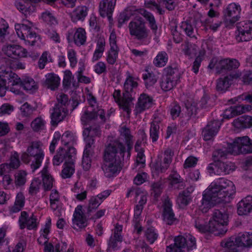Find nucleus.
Returning a JSON list of instances; mask_svg holds the SVG:
<instances>
[{"label": "nucleus", "mask_w": 252, "mask_h": 252, "mask_svg": "<svg viewBox=\"0 0 252 252\" xmlns=\"http://www.w3.org/2000/svg\"><path fill=\"white\" fill-rule=\"evenodd\" d=\"M235 193L233 183L227 179H220L219 181L212 183L204 191L202 199L203 212H207L211 208L223 201L227 196L230 197Z\"/></svg>", "instance_id": "f257e3e1"}, {"label": "nucleus", "mask_w": 252, "mask_h": 252, "mask_svg": "<svg viewBox=\"0 0 252 252\" xmlns=\"http://www.w3.org/2000/svg\"><path fill=\"white\" fill-rule=\"evenodd\" d=\"M227 149H218L214 151L212 154L213 163L226 158L229 153L234 155L252 153V141L247 136L236 137L233 143L228 144Z\"/></svg>", "instance_id": "f03ea898"}, {"label": "nucleus", "mask_w": 252, "mask_h": 252, "mask_svg": "<svg viewBox=\"0 0 252 252\" xmlns=\"http://www.w3.org/2000/svg\"><path fill=\"white\" fill-rule=\"evenodd\" d=\"M220 246L229 252H238V248H251L252 246V234L239 233L237 237H231L222 240Z\"/></svg>", "instance_id": "7ed1b4c3"}, {"label": "nucleus", "mask_w": 252, "mask_h": 252, "mask_svg": "<svg viewBox=\"0 0 252 252\" xmlns=\"http://www.w3.org/2000/svg\"><path fill=\"white\" fill-rule=\"evenodd\" d=\"M126 148L119 141L115 140L105 146L103 154V162H112L116 160H124Z\"/></svg>", "instance_id": "20e7f679"}, {"label": "nucleus", "mask_w": 252, "mask_h": 252, "mask_svg": "<svg viewBox=\"0 0 252 252\" xmlns=\"http://www.w3.org/2000/svg\"><path fill=\"white\" fill-rule=\"evenodd\" d=\"M228 215L224 210H215L212 215V219L210 220V225L215 235H224L227 229Z\"/></svg>", "instance_id": "39448f33"}, {"label": "nucleus", "mask_w": 252, "mask_h": 252, "mask_svg": "<svg viewBox=\"0 0 252 252\" xmlns=\"http://www.w3.org/2000/svg\"><path fill=\"white\" fill-rule=\"evenodd\" d=\"M42 144L40 141H35L31 143L27 149V152L31 156L32 164L31 167L33 172L41 165L44 157V154L42 148Z\"/></svg>", "instance_id": "423d86ee"}, {"label": "nucleus", "mask_w": 252, "mask_h": 252, "mask_svg": "<svg viewBox=\"0 0 252 252\" xmlns=\"http://www.w3.org/2000/svg\"><path fill=\"white\" fill-rule=\"evenodd\" d=\"M128 29L130 34L135 36L139 40L146 39L148 36L149 30L142 17H137L131 21L129 24Z\"/></svg>", "instance_id": "0eeeda50"}, {"label": "nucleus", "mask_w": 252, "mask_h": 252, "mask_svg": "<svg viewBox=\"0 0 252 252\" xmlns=\"http://www.w3.org/2000/svg\"><path fill=\"white\" fill-rule=\"evenodd\" d=\"M241 10L240 6L235 3L229 4L223 10V21L226 27H231L239 20Z\"/></svg>", "instance_id": "6e6552de"}, {"label": "nucleus", "mask_w": 252, "mask_h": 252, "mask_svg": "<svg viewBox=\"0 0 252 252\" xmlns=\"http://www.w3.org/2000/svg\"><path fill=\"white\" fill-rule=\"evenodd\" d=\"M75 155L76 149L74 148L70 147L65 149L60 147L53 158V163L54 165H59L63 161L64 164L67 163L74 160Z\"/></svg>", "instance_id": "1a4fd4ad"}, {"label": "nucleus", "mask_w": 252, "mask_h": 252, "mask_svg": "<svg viewBox=\"0 0 252 252\" xmlns=\"http://www.w3.org/2000/svg\"><path fill=\"white\" fill-rule=\"evenodd\" d=\"M83 135L86 144L85 147L94 149L95 138L101 136L100 126L98 125H94L85 128L83 130Z\"/></svg>", "instance_id": "9d476101"}, {"label": "nucleus", "mask_w": 252, "mask_h": 252, "mask_svg": "<svg viewBox=\"0 0 252 252\" xmlns=\"http://www.w3.org/2000/svg\"><path fill=\"white\" fill-rule=\"evenodd\" d=\"M238 34L236 35L238 42L249 41L252 39V21L240 22L237 24Z\"/></svg>", "instance_id": "9b49d317"}, {"label": "nucleus", "mask_w": 252, "mask_h": 252, "mask_svg": "<svg viewBox=\"0 0 252 252\" xmlns=\"http://www.w3.org/2000/svg\"><path fill=\"white\" fill-rule=\"evenodd\" d=\"M122 167V161L120 159L112 162H103L101 164V168L104 175L108 178L113 177L118 174Z\"/></svg>", "instance_id": "f8f14e48"}, {"label": "nucleus", "mask_w": 252, "mask_h": 252, "mask_svg": "<svg viewBox=\"0 0 252 252\" xmlns=\"http://www.w3.org/2000/svg\"><path fill=\"white\" fill-rule=\"evenodd\" d=\"M241 75L239 71L231 72L223 78H220L217 81L216 89L218 91L223 93L225 92L232 83L233 79H237Z\"/></svg>", "instance_id": "ddd939ff"}, {"label": "nucleus", "mask_w": 252, "mask_h": 252, "mask_svg": "<svg viewBox=\"0 0 252 252\" xmlns=\"http://www.w3.org/2000/svg\"><path fill=\"white\" fill-rule=\"evenodd\" d=\"M220 125L221 123L219 120H213L208 122L202 130L203 139L205 141L212 139L219 131Z\"/></svg>", "instance_id": "4468645a"}, {"label": "nucleus", "mask_w": 252, "mask_h": 252, "mask_svg": "<svg viewBox=\"0 0 252 252\" xmlns=\"http://www.w3.org/2000/svg\"><path fill=\"white\" fill-rule=\"evenodd\" d=\"M239 65V63L235 59H223L216 63V71L219 74L225 73L237 68Z\"/></svg>", "instance_id": "2eb2a0df"}, {"label": "nucleus", "mask_w": 252, "mask_h": 252, "mask_svg": "<svg viewBox=\"0 0 252 252\" xmlns=\"http://www.w3.org/2000/svg\"><path fill=\"white\" fill-rule=\"evenodd\" d=\"M2 51L5 55L13 59L27 56V50L17 45H8L3 47Z\"/></svg>", "instance_id": "dca6fc26"}, {"label": "nucleus", "mask_w": 252, "mask_h": 252, "mask_svg": "<svg viewBox=\"0 0 252 252\" xmlns=\"http://www.w3.org/2000/svg\"><path fill=\"white\" fill-rule=\"evenodd\" d=\"M59 105H55L53 108V112L51 115V123L52 126H56L58 123L62 121L68 114L67 107L60 106Z\"/></svg>", "instance_id": "f3484780"}, {"label": "nucleus", "mask_w": 252, "mask_h": 252, "mask_svg": "<svg viewBox=\"0 0 252 252\" xmlns=\"http://www.w3.org/2000/svg\"><path fill=\"white\" fill-rule=\"evenodd\" d=\"M36 221V218L33 214L30 218H29L27 212L22 211L21 213V216L19 219V223L21 229H24L26 226L29 230L36 228L37 227Z\"/></svg>", "instance_id": "a211bd4d"}, {"label": "nucleus", "mask_w": 252, "mask_h": 252, "mask_svg": "<svg viewBox=\"0 0 252 252\" xmlns=\"http://www.w3.org/2000/svg\"><path fill=\"white\" fill-rule=\"evenodd\" d=\"M116 0H103L99 4V13L101 17H107L109 21L112 20V14L114 9Z\"/></svg>", "instance_id": "6ab92c4d"}, {"label": "nucleus", "mask_w": 252, "mask_h": 252, "mask_svg": "<svg viewBox=\"0 0 252 252\" xmlns=\"http://www.w3.org/2000/svg\"><path fill=\"white\" fill-rule=\"evenodd\" d=\"M163 220L168 225H172L176 220L175 214L172 209V203L168 198L166 199L163 204Z\"/></svg>", "instance_id": "aec40b11"}, {"label": "nucleus", "mask_w": 252, "mask_h": 252, "mask_svg": "<svg viewBox=\"0 0 252 252\" xmlns=\"http://www.w3.org/2000/svg\"><path fill=\"white\" fill-rule=\"evenodd\" d=\"M110 51L108 53L107 58L108 63L114 64L118 57V47L116 44V34L115 32L112 31L109 37Z\"/></svg>", "instance_id": "412c9836"}, {"label": "nucleus", "mask_w": 252, "mask_h": 252, "mask_svg": "<svg viewBox=\"0 0 252 252\" xmlns=\"http://www.w3.org/2000/svg\"><path fill=\"white\" fill-rule=\"evenodd\" d=\"M72 223L74 229L76 228L75 225L79 228H82L87 226V219L82 211L81 205H78L75 208L73 214Z\"/></svg>", "instance_id": "4be33fe9"}, {"label": "nucleus", "mask_w": 252, "mask_h": 252, "mask_svg": "<svg viewBox=\"0 0 252 252\" xmlns=\"http://www.w3.org/2000/svg\"><path fill=\"white\" fill-rule=\"evenodd\" d=\"M174 243L166 247V252H185L184 249L187 246L186 237L178 236L174 239Z\"/></svg>", "instance_id": "5701e85b"}, {"label": "nucleus", "mask_w": 252, "mask_h": 252, "mask_svg": "<svg viewBox=\"0 0 252 252\" xmlns=\"http://www.w3.org/2000/svg\"><path fill=\"white\" fill-rule=\"evenodd\" d=\"M252 210V196H247L237 204V212L240 216L247 215Z\"/></svg>", "instance_id": "b1692460"}, {"label": "nucleus", "mask_w": 252, "mask_h": 252, "mask_svg": "<svg viewBox=\"0 0 252 252\" xmlns=\"http://www.w3.org/2000/svg\"><path fill=\"white\" fill-rule=\"evenodd\" d=\"M153 99L145 94L140 95L138 101L136 105L135 109L137 113H141L146 109L151 107Z\"/></svg>", "instance_id": "393cba45"}, {"label": "nucleus", "mask_w": 252, "mask_h": 252, "mask_svg": "<svg viewBox=\"0 0 252 252\" xmlns=\"http://www.w3.org/2000/svg\"><path fill=\"white\" fill-rule=\"evenodd\" d=\"M233 126L238 129H245L252 126V117L244 115L235 119L233 122Z\"/></svg>", "instance_id": "a878e982"}, {"label": "nucleus", "mask_w": 252, "mask_h": 252, "mask_svg": "<svg viewBox=\"0 0 252 252\" xmlns=\"http://www.w3.org/2000/svg\"><path fill=\"white\" fill-rule=\"evenodd\" d=\"M113 96L115 102L118 104L120 107L124 111L126 112L127 114H129L130 113V107L131 104V102L130 101H127L126 103H125L124 95L123 94V96L121 97V91L119 90H115Z\"/></svg>", "instance_id": "bb28decb"}, {"label": "nucleus", "mask_w": 252, "mask_h": 252, "mask_svg": "<svg viewBox=\"0 0 252 252\" xmlns=\"http://www.w3.org/2000/svg\"><path fill=\"white\" fill-rule=\"evenodd\" d=\"M45 85L47 88L54 91L58 89L60 84L59 77L54 73H48L46 75Z\"/></svg>", "instance_id": "cd10ccee"}, {"label": "nucleus", "mask_w": 252, "mask_h": 252, "mask_svg": "<svg viewBox=\"0 0 252 252\" xmlns=\"http://www.w3.org/2000/svg\"><path fill=\"white\" fill-rule=\"evenodd\" d=\"M94 153V149L93 148L85 147L82 161V165L83 168L85 171H88L90 169L92 163L91 157L93 156Z\"/></svg>", "instance_id": "c85d7f7f"}, {"label": "nucleus", "mask_w": 252, "mask_h": 252, "mask_svg": "<svg viewBox=\"0 0 252 252\" xmlns=\"http://www.w3.org/2000/svg\"><path fill=\"white\" fill-rule=\"evenodd\" d=\"M88 14V8L86 6H78L70 14L71 20L73 22L83 21Z\"/></svg>", "instance_id": "c756f323"}, {"label": "nucleus", "mask_w": 252, "mask_h": 252, "mask_svg": "<svg viewBox=\"0 0 252 252\" xmlns=\"http://www.w3.org/2000/svg\"><path fill=\"white\" fill-rule=\"evenodd\" d=\"M48 166H45L41 171L43 186L45 190H49L53 187V179L48 171Z\"/></svg>", "instance_id": "7c9ffc66"}, {"label": "nucleus", "mask_w": 252, "mask_h": 252, "mask_svg": "<svg viewBox=\"0 0 252 252\" xmlns=\"http://www.w3.org/2000/svg\"><path fill=\"white\" fill-rule=\"evenodd\" d=\"M140 14L148 22L149 26L152 31L155 34H156L158 28L154 15L145 9H141Z\"/></svg>", "instance_id": "2f4dec72"}, {"label": "nucleus", "mask_w": 252, "mask_h": 252, "mask_svg": "<svg viewBox=\"0 0 252 252\" xmlns=\"http://www.w3.org/2000/svg\"><path fill=\"white\" fill-rule=\"evenodd\" d=\"M194 226L201 233L209 232L213 233V229L210 227V221L208 224H206L205 220L202 217H197L195 219Z\"/></svg>", "instance_id": "473e14b6"}, {"label": "nucleus", "mask_w": 252, "mask_h": 252, "mask_svg": "<svg viewBox=\"0 0 252 252\" xmlns=\"http://www.w3.org/2000/svg\"><path fill=\"white\" fill-rule=\"evenodd\" d=\"M224 162L218 161L209 164L207 170L210 174L214 173L218 175H224Z\"/></svg>", "instance_id": "72a5a7b5"}, {"label": "nucleus", "mask_w": 252, "mask_h": 252, "mask_svg": "<svg viewBox=\"0 0 252 252\" xmlns=\"http://www.w3.org/2000/svg\"><path fill=\"white\" fill-rule=\"evenodd\" d=\"M132 87L131 85V77L127 78L124 84V92L123 94L124 95V100L125 103H126L127 101H130L132 103V101L134 99L132 96Z\"/></svg>", "instance_id": "f704fd0d"}, {"label": "nucleus", "mask_w": 252, "mask_h": 252, "mask_svg": "<svg viewBox=\"0 0 252 252\" xmlns=\"http://www.w3.org/2000/svg\"><path fill=\"white\" fill-rule=\"evenodd\" d=\"M15 29L18 36L22 39H25L26 36L32 30L31 26L24 24H16Z\"/></svg>", "instance_id": "c9c22d12"}, {"label": "nucleus", "mask_w": 252, "mask_h": 252, "mask_svg": "<svg viewBox=\"0 0 252 252\" xmlns=\"http://www.w3.org/2000/svg\"><path fill=\"white\" fill-rule=\"evenodd\" d=\"M136 10L134 7L127 8L124 11L122 12L118 18V28H121L126 21H128L130 17L133 14V12Z\"/></svg>", "instance_id": "e433bc0d"}, {"label": "nucleus", "mask_w": 252, "mask_h": 252, "mask_svg": "<svg viewBox=\"0 0 252 252\" xmlns=\"http://www.w3.org/2000/svg\"><path fill=\"white\" fill-rule=\"evenodd\" d=\"M160 122V121L158 119L155 118L151 123L150 128V137L151 138L153 142L157 141L158 138L159 129V124Z\"/></svg>", "instance_id": "4c0bfd02"}, {"label": "nucleus", "mask_w": 252, "mask_h": 252, "mask_svg": "<svg viewBox=\"0 0 252 252\" xmlns=\"http://www.w3.org/2000/svg\"><path fill=\"white\" fill-rule=\"evenodd\" d=\"M73 38L74 43L77 45L84 44L86 40L85 30L82 28H78L74 34Z\"/></svg>", "instance_id": "58836bf2"}, {"label": "nucleus", "mask_w": 252, "mask_h": 252, "mask_svg": "<svg viewBox=\"0 0 252 252\" xmlns=\"http://www.w3.org/2000/svg\"><path fill=\"white\" fill-rule=\"evenodd\" d=\"M25 205V196L22 192L17 193L14 206L11 209L13 213H17L22 210Z\"/></svg>", "instance_id": "ea45409f"}, {"label": "nucleus", "mask_w": 252, "mask_h": 252, "mask_svg": "<svg viewBox=\"0 0 252 252\" xmlns=\"http://www.w3.org/2000/svg\"><path fill=\"white\" fill-rule=\"evenodd\" d=\"M105 41L103 38H99L97 42V48L95 50L93 57V61H96L100 59L104 51Z\"/></svg>", "instance_id": "a19ab883"}, {"label": "nucleus", "mask_w": 252, "mask_h": 252, "mask_svg": "<svg viewBox=\"0 0 252 252\" xmlns=\"http://www.w3.org/2000/svg\"><path fill=\"white\" fill-rule=\"evenodd\" d=\"M177 82L172 80L167 77L163 76L160 82V86L161 89L164 92H167L172 90L176 86Z\"/></svg>", "instance_id": "79ce46f5"}, {"label": "nucleus", "mask_w": 252, "mask_h": 252, "mask_svg": "<svg viewBox=\"0 0 252 252\" xmlns=\"http://www.w3.org/2000/svg\"><path fill=\"white\" fill-rule=\"evenodd\" d=\"M74 159L64 164V167L62 171V176L63 178H70L75 171Z\"/></svg>", "instance_id": "37998d69"}, {"label": "nucleus", "mask_w": 252, "mask_h": 252, "mask_svg": "<svg viewBox=\"0 0 252 252\" xmlns=\"http://www.w3.org/2000/svg\"><path fill=\"white\" fill-rule=\"evenodd\" d=\"M191 200V196L188 191H182L179 193L177 202L180 207L183 208L188 205Z\"/></svg>", "instance_id": "c03bdc74"}, {"label": "nucleus", "mask_w": 252, "mask_h": 252, "mask_svg": "<svg viewBox=\"0 0 252 252\" xmlns=\"http://www.w3.org/2000/svg\"><path fill=\"white\" fill-rule=\"evenodd\" d=\"M181 28L185 32L186 35L190 38H195V32L191 24L190 21L187 20L182 23Z\"/></svg>", "instance_id": "a18cd8bd"}, {"label": "nucleus", "mask_w": 252, "mask_h": 252, "mask_svg": "<svg viewBox=\"0 0 252 252\" xmlns=\"http://www.w3.org/2000/svg\"><path fill=\"white\" fill-rule=\"evenodd\" d=\"M164 71L165 74L163 76L167 77L176 82L179 80V73L176 68H173L171 66H168L164 69Z\"/></svg>", "instance_id": "49530a36"}, {"label": "nucleus", "mask_w": 252, "mask_h": 252, "mask_svg": "<svg viewBox=\"0 0 252 252\" xmlns=\"http://www.w3.org/2000/svg\"><path fill=\"white\" fill-rule=\"evenodd\" d=\"M21 87H23L24 90L27 91H32L37 89V86L34 80L30 77H26L22 80Z\"/></svg>", "instance_id": "de8ad7c7"}, {"label": "nucleus", "mask_w": 252, "mask_h": 252, "mask_svg": "<svg viewBox=\"0 0 252 252\" xmlns=\"http://www.w3.org/2000/svg\"><path fill=\"white\" fill-rule=\"evenodd\" d=\"M167 55L165 52H159L154 61V63L156 66H163L167 62Z\"/></svg>", "instance_id": "09e8293b"}, {"label": "nucleus", "mask_w": 252, "mask_h": 252, "mask_svg": "<svg viewBox=\"0 0 252 252\" xmlns=\"http://www.w3.org/2000/svg\"><path fill=\"white\" fill-rule=\"evenodd\" d=\"M143 79L147 88L153 86L158 80L157 76L152 72H148L147 74H143Z\"/></svg>", "instance_id": "8fccbe9b"}, {"label": "nucleus", "mask_w": 252, "mask_h": 252, "mask_svg": "<svg viewBox=\"0 0 252 252\" xmlns=\"http://www.w3.org/2000/svg\"><path fill=\"white\" fill-rule=\"evenodd\" d=\"M97 117L96 109H94L91 111L88 110L85 111L81 119L82 122L87 123L90 121L95 120Z\"/></svg>", "instance_id": "3c124183"}, {"label": "nucleus", "mask_w": 252, "mask_h": 252, "mask_svg": "<svg viewBox=\"0 0 252 252\" xmlns=\"http://www.w3.org/2000/svg\"><path fill=\"white\" fill-rule=\"evenodd\" d=\"M41 183V180L39 179L34 178L31 184L29 190V193L32 195L36 194L39 190Z\"/></svg>", "instance_id": "603ef678"}, {"label": "nucleus", "mask_w": 252, "mask_h": 252, "mask_svg": "<svg viewBox=\"0 0 252 252\" xmlns=\"http://www.w3.org/2000/svg\"><path fill=\"white\" fill-rule=\"evenodd\" d=\"M20 110L23 116L29 117L35 110V108L32 107L28 102H25L21 106Z\"/></svg>", "instance_id": "864d4df0"}, {"label": "nucleus", "mask_w": 252, "mask_h": 252, "mask_svg": "<svg viewBox=\"0 0 252 252\" xmlns=\"http://www.w3.org/2000/svg\"><path fill=\"white\" fill-rule=\"evenodd\" d=\"M102 200L98 199L97 195L92 196L89 200V203L88 207V213H90L94 209H96L102 203Z\"/></svg>", "instance_id": "5fc2aeb1"}, {"label": "nucleus", "mask_w": 252, "mask_h": 252, "mask_svg": "<svg viewBox=\"0 0 252 252\" xmlns=\"http://www.w3.org/2000/svg\"><path fill=\"white\" fill-rule=\"evenodd\" d=\"M26 173L24 171H20L15 176V184L16 186L24 185L26 181Z\"/></svg>", "instance_id": "6e6d98bb"}, {"label": "nucleus", "mask_w": 252, "mask_h": 252, "mask_svg": "<svg viewBox=\"0 0 252 252\" xmlns=\"http://www.w3.org/2000/svg\"><path fill=\"white\" fill-rule=\"evenodd\" d=\"M144 4L145 7L148 8L152 10L154 9H157L160 14H163L164 13V10H163L154 0H145Z\"/></svg>", "instance_id": "4d7b16f0"}, {"label": "nucleus", "mask_w": 252, "mask_h": 252, "mask_svg": "<svg viewBox=\"0 0 252 252\" xmlns=\"http://www.w3.org/2000/svg\"><path fill=\"white\" fill-rule=\"evenodd\" d=\"M12 71L10 69L1 70L0 71V83L2 85H6L8 81L9 80V77L11 75Z\"/></svg>", "instance_id": "13d9d810"}, {"label": "nucleus", "mask_w": 252, "mask_h": 252, "mask_svg": "<svg viewBox=\"0 0 252 252\" xmlns=\"http://www.w3.org/2000/svg\"><path fill=\"white\" fill-rule=\"evenodd\" d=\"M31 126L34 131H38L43 128L44 122L41 117H37L31 123Z\"/></svg>", "instance_id": "bf43d9fd"}, {"label": "nucleus", "mask_w": 252, "mask_h": 252, "mask_svg": "<svg viewBox=\"0 0 252 252\" xmlns=\"http://www.w3.org/2000/svg\"><path fill=\"white\" fill-rule=\"evenodd\" d=\"M186 107L187 110V114L189 117L196 115L197 108L195 102H188L186 104Z\"/></svg>", "instance_id": "052dcab7"}, {"label": "nucleus", "mask_w": 252, "mask_h": 252, "mask_svg": "<svg viewBox=\"0 0 252 252\" xmlns=\"http://www.w3.org/2000/svg\"><path fill=\"white\" fill-rule=\"evenodd\" d=\"M39 38V36L37 35V34L32 30L29 34L26 36L25 39L26 43L31 45H34V43L36 42L37 39Z\"/></svg>", "instance_id": "680f3d73"}, {"label": "nucleus", "mask_w": 252, "mask_h": 252, "mask_svg": "<svg viewBox=\"0 0 252 252\" xmlns=\"http://www.w3.org/2000/svg\"><path fill=\"white\" fill-rule=\"evenodd\" d=\"M74 140L73 134L67 131L62 136V142L65 146L70 144Z\"/></svg>", "instance_id": "e2e57ef3"}, {"label": "nucleus", "mask_w": 252, "mask_h": 252, "mask_svg": "<svg viewBox=\"0 0 252 252\" xmlns=\"http://www.w3.org/2000/svg\"><path fill=\"white\" fill-rule=\"evenodd\" d=\"M152 195L154 196L155 200H157L162 192L160 184L158 183L153 184L152 185Z\"/></svg>", "instance_id": "0e129e2a"}, {"label": "nucleus", "mask_w": 252, "mask_h": 252, "mask_svg": "<svg viewBox=\"0 0 252 252\" xmlns=\"http://www.w3.org/2000/svg\"><path fill=\"white\" fill-rule=\"evenodd\" d=\"M57 99L58 103L57 104H60V106L66 107V105L68 104V97L67 95L61 93L57 95Z\"/></svg>", "instance_id": "69168bd1"}, {"label": "nucleus", "mask_w": 252, "mask_h": 252, "mask_svg": "<svg viewBox=\"0 0 252 252\" xmlns=\"http://www.w3.org/2000/svg\"><path fill=\"white\" fill-rule=\"evenodd\" d=\"M146 235L147 240L151 244H153L158 238V234L155 233L154 230L152 228L147 229L146 232Z\"/></svg>", "instance_id": "338daca9"}, {"label": "nucleus", "mask_w": 252, "mask_h": 252, "mask_svg": "<svg viewBox=\"0 0 252 252\" xmlns=\"http://www.w3.org/2000/svg\"><path fill=\"white\" fill-rule=\"evenodd\" d=\"M123 241L122 236H116L115 235L111 236L108 242V246L110 248L115 249L117 247L118 242H122Z\"/></svg>", "instance_id": "774afa93"}]
</instances>
